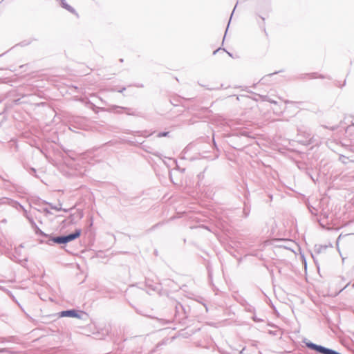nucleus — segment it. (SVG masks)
Wrapping results in <instances>:
<instances>
[{
  "label": "nucleus",
  "instance_id": "1",
  "mask_svg": "<svg viewBox=\"0 0 354 354\" xmlns=\"http://www.w3.org/2000/svg\"><path fill=\"white\" fill-rule=\"evenodd\" d=\"M80 234L81 230L77 229L75 231L74 233L71 234L68 236H58L55 238L54 241L57 243H66L80 237Z\"/></svg>",
  "mask_w": 354,
  "mask_h": 354
},
{
  "label": "nucleus",
  "instance_id": "2",
  "mask_svg": "<svg viewBox=\"0 0 354 354\" xmlns=\"http://www.w3.org/2000/svg\"><path fill=\"white\" fill-rule=\"evenodd\" d=\"M62 316L76 317L77 313L75 310L63 311V312H62Z\"/></svg>",
  "mask_w": 354,
  "mask_h": 354
},
{
  "label": "nucleus",
  "instance_id": "3",
  "mask_svg": "<svg viewBox=\"0 0 354 354\" xmlns=\"http://www.w3.org/2000/svg\"><path fill=\"white\" fill-rule=\"evenodd\" d=\"M168 132H164V133H160L158 134V136L159 137H162V136H167L168 135Z\"/></svg>",
  "mask_w": 354,
  "mask_h": 354
}]
</instances>
